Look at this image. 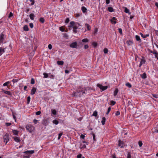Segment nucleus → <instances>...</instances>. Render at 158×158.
I'll use <instances>...</instances> for the list:
<instances>
[{
    "mask_svg": "<svg viewBox=\"0 0 158 158\" xmlns=\"http://www.w3.org/2000/svg\"><path fill=\"white\" fill-rule=\"evenodd\" d=\"M81 9L83 13H85L87 11V9L84 6H82Z\"/></svg>",
    "mask_w": 158,
    "mask_h": 158,
    "instance_id": "a211bd4d",
    "label": "nucleus"
},
{
    "mask_svg": "<svg viewBox=\"0 0 158 158\" xmlns=\"http://www.w3.org/2000/svg\"><path fill=\"white\" fill-rule=\"evenodd\" d=\"M110 110H111V107H110L108 108L107 111L106 113V114L107 115H108L109 114V112L110 111Z\"/></svg>",
    "mask_w": 158,
    "mask_h": 158,
    "instance_id": "a19ab883",
    "label": "nucleus"
},
{
    "mask_svg": "<svg viewBox=\"0 0 158 158\" xmlns=\"http://www.w3.org/2000/svg\"><path fill=\"white\" fill-rule=\"evenodd\" d=\"M108 10L110 12H112L114 11V9L112 7H108Z\"/></svg>",
    "mask_w": 158,
    "mask_h": 158,
    "instance_id": "393cba45",
    "label": "nucleus"
},
{
    "mask_svg": "<svg viewBox=\"0 0 158 158\" xmlns=\"http://www.w3.org/2000/svg\"><path fill=\"white\" fill-rule=\"evenodd\" d=\"M48 48L51 50L52 48V46L51 44H49L48 45Z\"/></svg>",
    "mask_w": 158,
    "mask_h": 158,
    "instance_id": "13d9d810",
    "label": "nucleus"
},
{
    "mask_svg": "<svg viewBox=\"0 0 158 158\" xmlns=\"http://www.w3.org/2000/svg\"><path fill=\"white\" fill-rule=\"evenodd\" d=\"M41 111H38L36 112V115H40L41 114Z\"/></svg>",
    "mask_w": 158,
    "mask_h": 158,
    "instance_id": "864d4df0",
    "label": "nucleus"
},
{
    "mask_svg": "<svg viewBox=\"0 0 158 158\" xmlns=\"http://www.w3.org/2000/svg\"><path fill=\"white\" fill-rule=\"evenodd\" d=\"M25 154L28 155L29 154L31 155V154H33L34 153V150H31V151H25L24 152Z\"/></svg>",
    "mask_w": 158,
    "mask_h": 158,
    "instance_id": "39448f33",
    "label": "nucleus"
},
{
    "mask_svg": "<svg viewBox=\"0 0 158 158\" xmlns=\"http://www.w3.org/2000/svg\"><path fill=\"white\" fill-rule=\"evenodd\" d=\"M13 133L15 135H17L18 134L19 131L17 130H12Z\"/></svg>",
    "mask_w": 158,
    "mask_h": 158,
    "instance_id": "6ab92c4d",
    "label": "nucleus"
},
{
    "mask_svg": "<svg viewBox=\"0 0 158 158\" xmlns=\"http://www.w3.org/2000/svg\"><path fill=\"white\" fill-rule=\"evenodd\" d=\"M26 129L30 133L32 132L34 130L35 128L31 124H28L26 126Z\"/></svg>",
    "mask_w": 158,
    "mask_h": 158,
    "instance_id": "f03ea898",
    "label": "nucleus"
},
{
    "mask_svg": "<svg viewBox=\"0 0 158 158\" xmlns=\"http://www.w3.org/2000/svg\"><path fill=\"white\" fill-rule=\"evenodd\" d=\"M64 63V62L62 61H57V63L58 65H62Z\"/></svg>",
    "mask_w": 158,
    "mask_h": 158,
    "instance_id": "cd10ccee",
    "label": "nucleus"
},
{
    "mask_svg": "<svg viewBox=\"0 0 158 158\" xmlns=\"http://www.w3.org/2000/svg\"><path fill=\"white\" fill-rule=\"evenodd\" d=\"M13 113V118L15 119V121L16 122V117L15 114L13 113Z\"/></svg>",
    "mask_w": 158,
    "mask_h": 158,
    "instance_id": "3c124183",
    "label": "nucleus"
},
{
    "mask_svg": "<svg viewBox=\"0 0 158 158\" xmlns=\"http://www.w3.org/2000/svg\"><path fill=\"white\" fill-rule=\"evenodd\" d=\"M43 75H44V78H47L48 77V74L46 73H44Z\"/></svg>",
    "mask_w": 158,
    "mask_h": 158,
    "instance_id": "72a5a7b5",
    "label": "nucleus"
},
{
    "mask_svg": "<svg viewBox=\"0 0 158 158\" xmlns=\"http://www.w3.org/2000/svg\"><path fill=\"white\" fill-rule=\"evenodd\" d=\"M9 83H10V82L9 81L6 82L5 83H4V84H3V85L4 86H7V85L9 84Z\"/></svg>",
    "mask_w": 158,
    "mask_h": 158,
    "instance_id": "de8ad7c7",
    "label": "nucleus"
},
{
    "mask_svg": "<svg viewBox=\"0 0 158 158\" xmlns=\"http://www.w3.org/2000/svg\"><path fill=\"white\" fill-rule=\"evenodd\" d=\"M78 92V91H77V92H74L73 96H75V97L77 96V93H79Z\"/></svg>",
    "mask_w": 158,
    "mask_h": 158,
    "instance_id": "8fccbe9b",
    "label": "nucleus"
},
{
    "mask_svg": "<svg viewBox=\"0 0 158 158\" xmlns=\"http://www.w3.org/2000/svg\"><path fill=\"white\" fill-rule=\"evenodd\" d=\"M27 156H25L24 157V158H29L30 157V155H27Z\"/></svg>",
    "mask_w": 158,
    "mask_h": 158,
    "instance_id": "774afa93",
    "label": "nucleus"
},
{
    "mask_svg": "<svg viewBox=\"0 0 158 158\" xmlns=\"http://www.w3.org/2000/svg\"><path fill=\"white\" fill-rule=\"evenodd\" d=\"M23 29L24 31H27L29 30V28L27 25H25L23 27Z\"/></svg>",
    "mask_w": 158,
    "mask_h": 158,
    "instance_id": "bb28decb",
    "label": "nucleus"
},
{
    "mask_svg": "<svg viewBox=\"0 0 158 158\" xmlns=\"http://www.w3.org/2000/svg\"><path fill=\"white\" fill-rule=\"evenodd\" d=\"M92 45L94 48H96L98 46V43L96 42H93L92 43Z\"/></svg>",
    "mask_w": 158,
    "mask_h": 158,
    "instance_id": "c85d7f7f",
    "label": "nucleus"
},
{
    "mask_svg": "<svg viewBox=\"0 0 158 158\" xmlns=\"http://www.w3.org/2000/svg\"><path fill=\"white\" fill-rule=\"evenodd\" d=\"M73 31L75 33H76L77 32V29L75 28H73Z\"/></svg>",
    "mask_w": 158,
    "mask_h": 158,
    "instance_id": "6e6d98bb",
    "label": "nucleus"
},
{
    "mask_svg": "<svg viewBox=\"0 0 158 158\" xmlns=\"http://www.w3.org/2000/svg\"><path fill=\"white\" fill-rule=\"evenodd\" d=\"M85 26L86 27L87 30L89 31L91 29V27H90V25L88 23H86L85 24Z\"/></svg>",
    "mask_w": 158,
    "mask_h": 158,
    "instance_id": "412c9836",
    "label": "nucleus"
},
{
    "mask_svg": "<svg viewBox=\"0 0 158 158\" xmlns=\"http://www.w3.org/2000/svg\"><path fill=\"white\" fill-rule=\"evenodd\" d=\"M81 26L80 24L76 22L75 25L73 27V28H75L77 29L78 27Z\"/></svg>",
    "mask_w": 158,
    "mask_h": 158,
    "instance_id": "9b49d317",
    "label": "nucleus"
},
{
    "mask_svg": "<svg viewBox=\"0 0 158 158\" xmlns=\"http://www.w3.org/2000/svg\"><path fill=\"white\" fill-rule=\"evenodd\" d=\"M70 46L72 48H76L77 47V43L76 42H74L71 44Z\"/></svg>",
    "mask_w": 158,
    "mask_h": 158,
    "instance_id": "423d86ee",
    "label": "nucleus"
},
{
    "mask_svg": "<svg viewBox=\"0 0 158 158\" xmlns=\"http://www.w3.org/2000/svg\"><path fill=\"white\" fill-rule=\"evenodd\" d=\"M125 12L127 13H128L129 12V9H128L127 8H126L125 9Z\"/></svg>",
    "mask_w": 158,
    "mask_h": 158,
    "instance_id": "5fc2aeb1",
    "label": "nucleus"
},
{
    "mask_svg": "<svg viewBox=\"0 0 158 158\" xmlns=\"http://www.w3.org/2000/svg\"><path fill=\"white\" fill-rule=\"evenodd\" d=\"M127 158H131V155L129 152L127 154Z\"/></svg>",
    "mask_w": 158,
    "mask_h": 158,
    "instance_id": "680f3d73",
    "label": "nucleus"
},
{
    "mask_svg": "<svg viewBox=\"0 0 158 158\" xmlns=\"http://www.w3.org/2000/svg\"><path fill=\"white\" fill-rule=\"evenodd\" d=\"M93 138L94 141H96V139H95V135L94 134H93Z\"/></svg>",
    "mask_w": 158,
    "mask_h": 158,
    "instance_id": "052dcab7",
    "label": "nucleus"
},
{
    "mask_svg": "<svg viewBox=\"0 0 158 158\" xmlns=\"http://www.w3.org/2000/svg\"><path fill=\"white\" fill-rule=\"evenodd\" d=\"M40 21L42 23H44L45 22V19L43 17H41L39 19Z\"/></svg>",
    "mask_w": 158,
    "mask_h": 158,
    "instance_id": "5701e85b",
    "label": "nucleus"
},
{
    "mask_svg": "<svg viewBox=\"0 0 158 158\" xmlns=\"http://www.w3.org/2000/svg\"><path fill=\"white\" fill-rule=\"evenodd\" d=\"M6 35L3 32L0 35V40H3L6 38Z\"/></svg>",
    "mask_w": 158,
    "mask_h": 158,
    "instance_id": "1a4fd4ad",
    "label": "nucleus"
},
{
    "mask_svg": "<svg viewBox=\"0 0 158 158\" xmlns=\"http://www.w3.org/2000/svg\"><path fill=\"white\" fill-rule=\"evenodd\" d=\"M18 81V79H13L12 81L13 82V84H14V83H15V82H17Z\"/></svg>",
    "mask_w": 158,
    "mask_h": 158,
    "instance_id": "49530a36",
    "label": "nucleus"
},
{
    "mask_svg": "<svg viewBox=\"0 0 158 158\" xmlns=\"http://www.w3.org/2000/svg\"><path fill=\"white\" fill-rule=\"evenodd\" d=\"M97 86L99 87L103 91L107 89L108 87L107 86H103L102 84H98L97 85Z\"/></svg>",
    "mask_w": 158,
    "mask_h": 158,
    "instance_id": "20e7f679",
    "label": "nucleus"
},
{
    "mask_svg": "<svg viewBox=\"0 0 158 158\" xmlns=\"http://www.w3.org/2000/svg\"><path fill=\"white\" fill-rule=\"evenodd\" d=\"M141 77L142 79H145L147 77L146 74L145 73H143L142 75H141Z\"/></svg>",
    "mask_w": 158,
    "mask_h": 158,
    "instance_id": "aec40b11",
    "label": "nucleus"
},
{
    "mask_svg": "<svg viewBox=\"0 0 158 158\" xmlns=\"http://www.w3.org/2000/svg\"><path fill=\"white\" fill-rule=\"evenodd\" d=\"M120 114V112L118 111H117L115 113V115L116 116H118Z\"/></svg>",
    "mask_w": 158,
    "mask_h": 158,
    "instance_id": "4d7b16f0",
    "label": "nucleus"
},
{
    "mask_svg": "<svg viewBox=\"0 0 158 158\" xmlns=\"http://www.w3.org/2000/svg\"><path fill=\"white\" fill-rule=\"evenodd\" d=\"M29 26L30 27L32 28L33 27V24L32 23H31L29 24Z\"/></svg>",
    "mask_w": 158,
    "mask_h": 158,
    "instance_id": "bf43d9fd",
    "label": "nucleus"
},
{
    "mask_svg": "<svg viewBox=\"0 0 158 158\" xmlns=\"http://www.w3.org/2000/svg\"><path fill=\"white\" fill-rule=\"evenodd\" d=\"M52 122L53 123L56 125L58 124L59 123V122L56 119L53 120L52 121Z\"/></svg>",
    "mask_w": 158,
    "mask_h": 158,
    "instance_id": "7c9ffc66",
    "label": "nucleus"
},
{
    "mask_svg": "<svg viewBox=\"0 0 158 158\" xmlns=\"http://www.w3.org/2000/svg\"><path fill=\"white\" fill-rule=\"evenodd\" d=\"M119 32L121 34H122V30L121 28H119L118 29Z\"/></svg>",
    "mask_w": 158,
    "mask_h": 158,
    "instance_id": "603ef678",
    "label": "nucleus"
},
{
    "mask_svg": "<svg viewBox=\"0 0 158 158\" xmlns=\"http://www.w3.org/2000/svg\"><path fill=\"white\" fill-rule=\"evenodd\" d=\"M13 14L11 12H10L9 15L8 16V18H10V17L13 16Z\"/></svg>",
    "mask_w": 158,
    "mask_h": 158,
    "instance_id": "09e8293b",
    "label": "nucleus"
},
{
    "mask_svg": "<svg viewBox=\"0 0 158 158\" xmlns=\"http://www.w3.org/2000/svg\"><path fill=\"white\" fill-rule=\"evenodd\" d=\"M35 82L34 79L33 78H32L31 80V83L32 84H34Z\"/></svg>",
    "mask_w": 158,
    "mask_h": 158,
    "instance_id": "58836bf2",
    "label": "nucleus"
},
{
    "mask_svg": "<svg viewBox=\"0 0 158 158\" xmlns=\"http://www.w3.org/2000/svg\"><path fill=\"white\" fill-rule=\"evenodd\" d=\"M103 52L105 54L107 53L108 52V49L106 48H105L104 49Z\"/></svg>",
    "mask_w": 158,
    "mask_h": 158,
    "instance_id": "4c0bfd02",
    "label": "nucleus"
},
{
    "mask_svg": "<svg viewBox=\"0 0 158 158\" xmlns=\"http://www.w3.org/2000/svg\"><path fill=\"white\" fill-rule=\"evenodd\" d=\"M76 23V22H75L74 21H71L70 22V25L68 27H73Z\"/></svg>",
    "mask_w": 158,
    "mask_h": 158,
    "instance_id": "6e6552de",
    "label": "nucleus"
},
{
    "mask_svg": "<svg viewBox=\"0 0 158 158\" xmlns=\"http://www.w3.org/2000/svg\"><path fill=\"white\" fill-rule=\"evenodd\" d=\"M124 144L123 143V142H122L120 140H118V145L119 146L121 147V148H122L123 147Z\"/></svg>",
    "mask_w": 158,
    "mask_h": 158,
    "instance_id": "4468645a",
    "label": "nucleus"
},
{
    "mask_svg": "<svg viewBox=\"0 0 158 158\" xmlns=\"http://www.w3.org/2000/svg\"><path fill=\"white\" fill-rule=\"evenodd\" d=\"M131 101H130V100H129L128 101V103L129 105H131V106L132 105V104L131 103Z\"/></svg>",
    "mask_w": 158,
    "mask_h": 158,
    "instance_id": "e2e57ef3",
    "label": "nucleus"
},
{
    "mask_svg": "<svg viewBox=\"0 0 158 158\" xmlns=\"http://www.w3.org/2000/svg\"><path fill=\"white\" fill-rule=\"evenodd\" d=\"M30 1L31 2L30 4V6L33 5L35 3V1L34 0H30Z\"/></svg>",
    "mask_w": 158,
    "mask_h": 158,
    "instance_id": "ea45409f",
    "label": "nucleus"
},
{
    "mask_svg": "<svg viewBox=\"0 0 158 158\" xmlns=\"http://www.w3.org/2000/svg\"><path fill=\"white\" fill-rule=\"evenodd\" d=\"M69 20H70L69 18H67L65 20V22L66 23H67L69 22Z\"/></svg>",
    "mask_w": 158,
    "mask_h": 158,
    "instance_id": "79ce46f5",
    "label": "nucleus"
},
{
    "mask_svg": "<svg viewBox=\"0 0 158 158\" xmlns=\"http://www.w3.org/2000/svg\"><path fill=\"white\" fill-rule=\"evenodd\" d=\"M59 29L62 32H64V31H65V29L63 27H60Z\"/></svg>",
    "mask_w": 158,
    "mask_h": 158,
    "instance_id": "2f4dec72",
    "label": "nucleus"
},
{
    "mask_svg": "<svg viewBox=\"0 0 158 158\" xmlns=\"http://www.w3.org/2000/svg\"><path fill=\"white\" fill-rule=\"evenodd\" d=\"M145 62L146 61L143 58L142 59L140 62L139 66L140 67H141L142 64H144L145 63Z\"/></svg>",
    "mask_w": 158,
    "mask_h": 158,
    "instance_id": "2eb2a0df",
    "label": "nucleus"
},
{
    "mask_svg": "<svg viewBox=\"0 0 158 158\" xmlns=\"http://www.w3.org/2000/svg\"><path fill=\"white\" fill-rule=\"evenodd\" d=\"M98 31V29L97 28H95L94 30V35H96V34H97V32Z\"/></svg>",
    "mask_w": 158,
    "mask_h": 158,
    "instance_id": "f704fd0d",
    "label": "nucleus"
},
{
    "mask_svg": "<svg viewBox=\"0 0 158 158\" xmlns=\"http://www.w3.org/2000/svg\"><path fill=\"white\" fill-rule=\"evenodd\" d=\"M98 115V112L96 111H95L92 114V116L96 117Z\"/></svg>",
    "mask_w": 158,
    "mask_h": 158,
    "instance_id": "c756f323",
    "label": "nucleus"
},
{
    "mask_svg": "<svg viewBox=\"0 0 158 158\" xmlns=\"http://www.w3.org/2000/svg\"><path fill=\"white\" fill-rule=\"evenodd\" d=\"M116 20V19L115 17H113L112 19L111 20V21L112 23L115 24L117 23Z\"/></svg>",
    "mask_w": 158,
    "mask_h": 158,
    "instance_id": "dca6fc26",
    "label": "nucleus"
},
{
    "mask_svg": "<svg viewBox=\"0 0 158 158\" xmlns=\"http://www.w3.org/2000/svg\"><path fill=\"white\" fill-rule=\"evenodd\" d=\"M79 90L78 92L79 93V94L80 96L84 95V94H85L86 93L85 91H86V88H85V87L83 88L81 87H79Z\"/></svg>",
    "mask_w": 158,
    "mask_h": 158,
    "instance_id": "f257e3e1",
    "label": "nucleus"
},
{
    "mask_svg": "<svg viewBox=\"0 0 158 158\" xmlns=\"http://www.w3.org/2000/svg\"><path fill=\"white\" fill-rule=\"evenodd\" d=\"M5 51L4 49L2 48H0V56Z\"/></svg>",
    "mask_w": 158,
    "mask_h": 158,
    "instance_id": "4be33fe9",
    "label": "nucleus"
},
{
    "mask_svg": "<svg viewBox=\"0 0 158 158\" xmlns=\"http://www.w3.org/2000/svg\"><path fill=\"white\" fill-rule=\"evenodd\" d=\"M31 99V98L30 96H28L27 97V103L29 104L30 103Z\"/></svg>",
    "mask_w": 158,
    "mask_h": 158,
    "instance_id": "c9c22d12",
    "label": "nucleus"
},
{
    "mask_svg": "<svg viewBox=\"0 0 158 158\" xmlns=\"http://www.w3.org/2000/svg\"><path fill=\"white\" fill-rule=\"evenodd\" d=\"M118 92V89H115V91L114 92V96H116L117 95V93Z\"/></svg>",
    "mask_w": 158,
    "mask_h": 158,
    "instance_id": "a878e982",
    "label": "nucleus"
},
{
    "mask_svg": "<svg viewBox=\"0 0 158 158\" xmlns=\"http://www.w3.org/2000/svg\"><path fill=\"white\" fill-rule=\"evenodd\" d=\"M51 111L52 113L54 115H56V111L55 110H52Z\"/></svg>",
    "mask_w": 158,
    "mask_h": 158,
    "instance_id": "473e14b6",
    "label": "nucleus"
},
{
    "mask_svg": "<svg viewBox=\"0 0 158 158\" xmlns=\"http://www.w3.org/2000/svg\"><path fill=\"white\" fill-rule=\"evenodd\" d=\"M82 155L81 154H79L77 156V158H81Z\"/></svg>",
    "mask_w": 158,
    "mask_h": 158,
    "instance_id": "338daca9",
    "label": "nucleus"
},
{
    "mask_svg": "<svg viewBox=\"0 0 158 158\" xmlns=\"http://www.w3.org/2000/svg\"><path fill=\"white\" fill-rule=\"evenodd\" d=\"M126 85L129 88H131V85L129 83H127L126 84Z\"/></svg>",
    "mask_w": 158,
    "mask_h": 158,
    "instance_id": "e433bc0d",
    "label": "nucleus"
},
{
    "mask_svg": "<svg viewBox=\"0 0 158 158\" xmlns=\"http://www.w3.org/2000/svg\"><path fill=\"white\" fill-rule=\"evenodd\" d=\"M63 134V133H61L60 134H59L58 135V139H60V137H61V135H62Z\"/></svg>",
    "mask_w": 158,
    "mask_h": 158,
    "instance_id": "c03bdc74",
    "label": "nucleus"
},
{
    "mask_svg": "<svg viewBox=\"0 0 158 158\" xmlns=\"http://www.w3.org/2000/svg\"><path fill=\"white\" fill-rule=\"evenodd\" d=\"M35 16L33 13L29 15V17L31 19L33 20L34 19Z\"/></svg>",
    "mask_w": 158,
    "mask_h": 158,
    "instance_id": "f3484780",
    "label": "nucleus"
},
{
    "mask_svg": "<svg viewBox=\"0 0 158 158\" xmlns=\"http://www.w3.org/2000/svg\"><path fill=\"white\" fill-rule=\"evenodd\" d=\"M36 89L35 88V87H33L31 89V95L34 94L36 91Z\"/></svg>",
    "mask_w": 158,
    "mask_h": 158,
    "instance_id": "9d476101",
    "label": "nucleus"
},
{
    "mask_svg": "<svg viewBox=\"0 0 158 158\" xmlns=\"http://www.w3.org/2000/svg\"><path fill=\"white\" fill-rule=\"evenodd\" d=\"M138 143H139V147H141L143 145V143H142V141H139Z\"/></svg>",
    "mask_w": 158,
    "mask_h": 158,
    "instance_id": "a18cd8bd",
    "label": "nucleus"
},
{
    "mask_svg": "<svg viewBox=\"0 0 158 158\" xmlns=\"http://www.w3.org/2000/svg\"><path fill=\"white\" fill-rule=\"evenodd\" d=\"M106 122V118L105 117H103L102 118V120L101 121L102 125H104L105 124Z\"/></svg>",
    "mask_w": 158,
    "mask_h": 158,
    "instance_id": "b1692460",
    "label": "nucleus"
},
{
    "mask_svg": "<svg viewBox=\"0 0 158 158\" xmlns=\"http://www.w3.org/2000/svg\"><path fill=\"white\" fill-rule=\"evenodd\" d=\"M110 103H111V104L112 105H114L116 103L114 101H111Z\"/></svg>",
    "mask_w": 158,
    "mask_h": 158,
    "instance_id": "37998d69",
    "label": "nucleus"
},
{
    "mask_svg": "<svg viewBox=\"0 0 158 158\" xmlns=\"http://www.w3.org/2000/svg\"><path fill=\"white\" fill-rule=\"evenodd\" d=\"M2 91L5 94L9 95L10 96H12V93L9 91L5 90L3 89H2Z\"/></svg>",
    "mask_w": 158,
    "mask_h": 158,
    "instance_id": "0eeeda50",
    "label": "nucleus"
},
{
    "mask_svg": "<svg viewBox=\"0 0 158 158\" xmlns=\"http://www.w3.org/2000/svg\"><path fill=\"white\" fill-rule=\"evenodd\" d=\"M37 121H38V120L36 119H34L33 120V122L34 123V124H37Z\"/></svg>",
    "mask_w": 158,
    "mask_h": 158,
    "instance_id": "69168bd1",
    "label": "nucleus"
},
{
    "mask_svg": "<svg viewBox=\"0 0 158 158\" xmlns=\"http://www.w3.org/2000/svg\"><path fill=\"white\" fill-rule=\"evenodd\" d=\"M128 46L131 45L133 43L132 40H127L126 42Z\"/></svg>",
    "mask_w": 158,
    "mask_h": 158,
    "instance_id": "ddd939ff",
    "label": "nucleus"
},
{
    "mask_svg": "<svg viewBox=\"0 0 158 158\" xmlns=\"http://www.w3.org/2000/svg\"><path fill=\"white\" fill-rule=\"evenodd\" d=\"M135 38L136 40H140V37L138 35L135 36Z\"/></svg>",
    "mask_w": 158,
    "mask_h": 158,
    "instance_id": "0e129e2a",
    "label": "nucleus"
},
{
    "mask_svg": "<svg viewBox=\"0 0 158 158\" xmlns=\"http://www.w3.org/2000/svg\"><path fill=\"white\" fill-rule=\"evenodd\" d=\"M14 140L17 142H19L21 140L20 138L19 137H18L17 136L13 138Z\"/></svg>",
    "mask_w": 158,
    "mask_h": 158,
    "instance_id": "f8f14e48",
    "label": "nucleus"
},
{
    "mask_svg": "<svg viewBox=\"0 0 158 158\" xmlns=\"http://www.w3.org/2000/svg\"><path fill=\"white\" fill-rule=\"evenodd\" d=\"M4 142L6 144L9 141V135L8 133L6 134L3 137Z\"/></svg>",
    "mask_w": 158,
    "mask_h": 158,
    "instance_id": "7ed1b4c3",
    "label": "nucleus"
}]
</instances>
